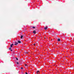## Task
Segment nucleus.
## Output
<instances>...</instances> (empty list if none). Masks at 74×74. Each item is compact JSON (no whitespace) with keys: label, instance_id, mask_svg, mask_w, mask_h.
<instances>
[{"label":"nucleus","instance_id":"obj_2","mask_svg":"<svg viewBox=\"0 0 74 74\" xmlns=\"http://www.w3.org/2000/svg\"><path fill=\"white\" fill-rule=\"evenodd\" d=\"M36 73L37 74H39V73H40V72L39 71H37Z\"/></svg>","mask_w":74,"mask_h":74},{"label":"nucleus","instance_id":"obj_9","mask_svg":"<svg viewBox=\"0 0 74 74\" xmlns=\"http://www.w3.org/2000/svg\"><path fill=\"white\" fill-rule=\"evenodd\" d=\"M21 38L22 39V38H23V36L22 35L21 36Z\"/></svg>","mask_w":74,"mask_h":74},{"label":"nucleus","instance_id":"obj_18","mask_svg":"<svg viewBox=\"0 0 74 74\" xmlns=\"http://www.w3.org/2000/svg\"><path fill=\"white\" fill-rule=\"evenodd\" d=\"M34 45L35 46V45L34 44Z\"/></svg>","mask_w":74,"mask_h":74},{"label":"nucleus","instance_id":"obj_4","mask_svg":"<svg viewBox=\"0 0 74 74\" xmlns=\"http://www.w3.org/2000/svg\"><path fill=\"white\" fill-rule=\"evenodd\" d=\"M17 44H18V42H15V44H14V45H16Z\"/></svg>","mask_w":74,"mask_h":74},{"label":"nucleus","instance_id":"obj_17","mask_svg":"<svg viewBox=\"0 0 74 74\" xmlns=\"http://www.w3.org/2000/svg\"><path fill=\"white\" fill-rule=\"evenodd\" d=\"M27 53L28 54V52H27Z\"/></svg>","mask_w":74,"mask_h":74},{"label":"nucleus","instance_id":"obj_11","mask_svg":"<svg viewBox=\"0 0 74 74\" xmlns=\"http://www.w3.org/2000/svg\"><path fill=\"white\" fill-rule=\"evenodd\" d=\"M16 59L17 60H18V58H16Z\"/></svg>","mask_w":74,"mask_h":74},{"label":"nucleus","instance_id":"obj_8","mask_svg":"<svg viewBox=\"0 0 74 74\" xmlns=\"http://www.w3.org/2000/svg\"><path fill=\"white\" fill-rule=\"evenodd\" d=\"M18 43H21V41H19V40H18Z\"/></svg>","mask_w":74,"mask_h":74},{"label":"nucleus","instance_id":"obj_12","mask_svg":"<svg viewBox=\"0 0 74 74\" xmlns=\"http://www.w3.org/2000/svg\"><path fill=\"white\" fill-rule=\"evenodd\" d=\"M17 64H19V62H17Z\"/></svg>","mask_w":74,"mask_h":74},{"label":"nucleus","instance_id":"obj_15","mask_svg":"<svg viewBox=\"0 0 74 74\" xmlns=\"http://www.w3.org/2000/svg\"><path fill=\"white\" fill-rule=\"evenodd\" d=\"M27 66V65L26 64H25V66Z\"/></svg>","mask_w":74,"mask_h":74},{"label":"nucleus","instance_id":"obj_7","mask_svg":"<svg viewBox=\"0 0 74 74\" xmlns=\"http://www.w3.org/2000/svg\"><path fill=\"white\" fill-rule=\"evenodd\" d=\"M11 49V48L10 47V48H9V49H10V51H12V50Z\"/></svg>","mask_w":74,"mask_h":74},{"label":"nucleus","instance_id":"obj_5","mask_svg":"<svg viewBox=\"0 0 74 74\" xmlns=\"http://www.w3.org/2000/svg\"><path fill=\"white\" fill-rule=\"evenodd\" d=\"M13 45H14V44H12V45H10L11 47H12V46Z\"/></svg>","mask_w":74,"mask_h":74},{"label":"nucleus","instance_id":"obj_14","mask_svg":"<svg viewBox=\"0 0 74 74\" xmlns=\"http://www.w3.org/2000/svg\"><path fill=\"white\" fill-rule=\"evenodd\" d=\"M25 74H27V72H26V73H25Z\"/></svg>","mask_w":74,"mask_h":74},{"label":"nucleus","instance_id":"obj_3","mask_svg":"<svg viewBox=\"0 0 74 74\" xmlns=\"http://www.w3.org/2000/svg\"><path fill=\"white\" fill-rule=\"evenodd\" d=\"M47 28H48V27H47V26H46V27L45 28V29L47 30Z\"/></svg>","mask_w":74,"mask_h":74},{"label":"nucleus","instance_id":"obj_13","mask_svg":"<svg viewBox=\"0 0 74 74\" xmlns=\"http://www.w3.org/2000/svg\"><path fill=\"white\" fill-rule=\"evenodd\" d=\"M21 69H23V67H21Z\"/></svg>","mask_w":74,"mask_h":74},{"label":"nucleus","instance_id":"obj_6","mask_svg":"<svg viewBox=\"0 0 74 74\" xmlns=\"http://www.w3.org/2000/svg\"><path fill=\"white\" fill-rule=\"evenodd\" d=\"M58 41H60V38H59L58 40Z\"/></svg>","mask_w":74,"mask_h":74},{"label":"nucleus","instance_id":"obj_10","mask_svg":"<svg viewBox=\"0 0 74 74\" xmlns=\"http://www.w3.org/2000/svg\"><path fill=\"white\" fill-rule=\"evenodd\" d=\"M32 28H33V29H34V28H35V27H32Z\"/></svg>","mask_w":74,"mask_h":74},{"label":"nucleus","instance_id":"obj_1","mask_svg":"<svg viewBox=\"0 0 74 74\" xmlns=\"http://www.w3.org/2000/svg\"><path fill=\"white\" fill-rule=\"evenodd\" d=\"M36 31L35 30L34 31H33V33H34V34H36Z\"/></svg>","mask_w":74,"mask_h":74},{"label":"nucleus","instance_id":"obj_16","mask_svg":"<svg viewBox=\"0 0 74 74\" xmlns=\"http://www.w3.org/2000/svg\"><path fill=\"white\" fill-rule=\"evenodd\" d=\"M61 38H62L63 37H62V36H61Z\"/></svg>","mask_w":74,"mask_h":74}]
</instances>
